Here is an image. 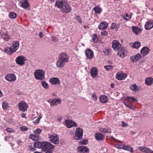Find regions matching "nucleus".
I'll return each mask as SVG.
<instances>
[{"label":"nucleus","instance_id":"1","mask_svg":"<svg viewBox=\"0 0 153 153\" xmlns=\"http://www.w3.org/2000/svg\"><path fill=\"white\" fill-rule=\"evenodd\" d=\"M55 5L58 8H62L61 11L63 13H68L71 11V10L68 1L65 0L62 1H57L56 2Z\"/></svg>","mask_w":153,"mask_h":153},{"label":"nucleus","instance_id":"2","mask_svg":"<svg viewBox=\"0 0 153 153\" xmlns=\"http://www.w3.org/2000/svg\"><path fill=\"white\" fill-rule=\"evenodd\" d=\"M19 43L18 42H14L10 47H7L4 49L5 52L9 55H11L18 49L19 47Z\"/></svg>","mask_w":153,"mask_h":153},{"label":"nucleus","instance_id":"3","mask_svg":"<svg viewBox=\"0 0 153 153\" xmlns=\"http://www.w3.org/2000/svg\"><path fill=\"white\" fill-rule=\"evenodd\" d=\"M115 147L118 149H123L124 150L130 152L131 153L134 152V149L132 148L129 146H126L123 144L121 142H119L116 143Z\"/></svg>","mask_w":153,"mask_h":153},{"label":"nucleus","instance_id":"4","mask_svg":"<svg viewBox=\"0 0 153 153\" xmlns=\"http://www.w3.org/2000/svg\"><path fill=\"white\" fill-rule=\"evenodd\" d=\"M54 148L53 145L49 142H43L42 149L43 151L45 152L54 149Z\"/></svg>","mask_w":153,"mask_h":153},{"label":"nucleus","instance_id":"5","mask_svg":"<svg viewBox=\"0 0 153 153\" xmlns=\"http://www.w3.org/2000/svg\"><path fill=\"white\" fill-rule=\"evenodd\" d=\"M34 74L35 77L37 79L42 80L45 78V72L42 70H36Z\"/></svg>","mask_w":153,"mask_h":153},{"label":"nucleus","instance_id":"6","mask_svg":"<svg viewBox=\"0 0 153 153\" xmlns=\"http://www.w3.org/2000/svg\"><path fill=\"white\" fill-rule=\"evenodd\" d=\"M49 140L51 143H52L54 144H57L59 143V140L58 135L53 134H51L49 137Z\"/></svg>","mask_w":153,"mask_h":153},{"label":"nucleus","instance_id":"7","mask_svg":"<svg viewBox=\"0 0 153 153\" xmlns=\"http://www.w3.org/2000/svg\"><path fill=\"white\" fill-rule=\"evenodd\" d=\"M83 131L82 129L78 128L75 131L74 139L76 140H80L83 136Z\"/></svg>","mask_w":153,"mask_h":153},{"label":"nucleus","instance_id":"8","mask_svg":"<svg viewBox=\"0 0 153 153\" xmlns=\"http://www.w3.org/2000/svg\"><path fill=\"white\" fill-rule=\"evenodd\" d=\"M27 61L25 57L22 55L19 56L16 59V62L17 64L20 66L24 65L25 64V62Z\"/></svg>","mask_w":153,"mask_h":153},{"label":"nucleus","instance_id":"9","mask_svg":"<svg viewBox=\"0 0 153 153\" xmlns=\"http://www.w3.org/2000/svg\"><path fill=\"white\" fill-rule=\"evenodd\" d=\"M18 107L20 111L24 112L27 110L28 105L26 102H22L19 103Z\"/></svg>","mask_w":153,"mask_h":153},{"label":"nucleus","instance_id":"10","mask_svg":"<svg viewBox=\"0 0 153 153\" xmlns=\"http://www.w3.org/2000/svg\"><path fill=\"white\" fill-rule=\"evenodd\" d=\"M112 46L114 50H118L121 48V45L118 41L114 40L112 42Z\"/></svg>","mask_w":153,"mask_h":153},{"label":"nucleus","instance_id":"11","mask_svg":"<svg viewBox=\"0 0 153 153\" xmlns=\"http://www.w3.org/2000/svg\"><path fill=\"white\" fill-rule=\"evenodd\" d=\"M48 102L50 103L51 106H54L60 104L61 102V100L58 98L56 99H50L48 100Z\"/></svg>","mask_w":153,"mask_h":153},{"label":"nucleus","instance_id":"12","mask_svg":"<svg viewBox=\"0 0 153 153\" xmlns=\"http://www.w3.org/2000/svg\"><path fill=\"white\" fill-rule=\"evenodd\" d=\"M59 59L65 63L68 62L69 57L67 54L63 53L59 55Z\"/></svg>","mask_w":153,"mask_h":153},{"label":"nucleus","instance_id":"13","mask_svg":"<svg viewBox=\"0 0 153 153\" xmlns=\"http://www.w3.org/2000/svg\"><path fill=\"white\" fill-rule=\"evenodd\" d=\"M77 150L80 153H88L89 152V149L85 146H78Z\"/></svg>","mask_w":153,"mask_h":153},{"label":"nucleus","instance_id":"14","mask_svg":"<svg viewBox=\"0 0 153 153\" xmlns=\"http://www.w3.org/2000/svg\"><path fill=\"white\" fill-rule=\"evenodd\" d=\"M153 27V20H150L147 22L145 25V28L147 30Z\"/></svg>","mask_w":153,"mask_h":153},{"label":"nucleus","instance_id":"15","mask_svg":"<svg viewBox=\"0 0 153 153\" xmlns=\"http://www.w3.org/2000/svg\"><path fill=\"white\" fill-rule=\"evenodd\" d=\"M5 79L9 81H13L16 80V78L14 74H8L5 77Z\"/></svg>","mask_w":153,"mask_h":153},{"label":"nucleus","instance_id":"16","mask_svg":"<svg viewBox=\"0 0 153 153\" xmlns=\"http://www.w3.org/2000/svg\"><path fill=\"white\" fill-rule=\"evenodd\" d=\"M20 6L24 9H27L29 6L27 0H21L19 3Z\"/></svg>","mask_w":153,"mask_h":153},{"label":"nucleus","instance_id":"17","mask_svg":"<svg viewBox=\"0 0 153 153\" xmlns=\"http://www.w3.org/2000/svg\"><path fill=\"white\" fill-rule=\"evenodd\" d=\"M141 58L142 56L140 54L138 53L131 57L130 59L133 62H136Z\"/></svg>","mask_w":153,"mask_h":153},{"label":"nucleus","instance_id":"18","mask_svg":"<svg viewBox=\"0 0 153 153\" xmlns=\"http://www.w3.org/2000/svg\"><path fill=\"white\" fill-rule=\"evenodd\" d=\"M127 77V75L125 73L123 74L122 73H118L117 74L116 76V79L119 80H123Z\"/></svg>","mask_w":153,"mask_h":153},{"label":"nucleus","instance_id":"19","mask_svg":"<svg viewBox=\"0 0 153 153\" xmlns=\"http://www.w3.org/2000/svg\"><path fill=\"white\" fill-rule=\"evenodd\" d=\"M65 122L66 126L68 128H71L72 126L76 127L77 126L76 124L71 121L66 120Z\"/></svg>","mask_w":153,"mask_h":153},{"label":"nucleus","instance_id":"20","mask_svg":"<svg viewBox=\"0 0 153 153\" xmlns=\"http://www.w3.org/2000/svg\"><path fill=\"white\" fill-rule=\"evenodd\" d=\"M85 55L89 59H91L93 55V52L90 49L86 50L85 52Z\"/></svg>","mask_w":153,"mask_h":153},{"label":"nucleus","instance_id":"21","mask_svg":"<svg viewBox=\"0 0 153 153\" xmlns=\"http://www.w3.org/2000/svg\"><path fill=\"white\" fill-rule=\"evenodd\" d=\"M1 37L5 41H8L11 39V37L7 33L3 32L1 34Z\"/></svg>","mask_w":153,"mask_h":153},{"label":"nucleus","instance_id":"22","mask_svg":"<svg viewBox=\"0 0 153 153\" xmlns=\"http://www.w3.org/2000/svg\"><path fill=\"white\" fill-rule=\"evenodd\" d=\"M90 73L93 77H95L98 74V70L96 68L93 67L91 69Z\"/></svg>","mask_w":153,"mask_h":153},{"label":"nucleus","instance_id":"23","mask_svg":"<svg viewBox=\"0 0 153 153\" xmlns=\"http://www.w3.org/2000/svg\"><path fill=\"white\" fill-rule=\"evenodd\" d=\"M95 137L96 139L98 141H101L104 139L103 134L100 133H96L95 134Z\"/></svg>","mask_w":153,"mask_h":153},{"label":"nucleus","instance_id":"24","mask_svg":"<svg viewBox=\"0 0 153 153\" xmlns=\"http://www.w3.org/2000/svg\"><path fill=\"white\" fill-rule=\"evenodd\" d=\"M131 29L133 32L136 35L139 34L141 32V30L137 26H132Z\"/></svg>","mask_w":153,"mask_h":153},{"label":"nucleus","instance_id":"25","mask_svg":"<svg viewBox=\"0 0 153 153\" xmlns=\"http://www.w3.org/2000/svg\"><path fill=\"white\" fill-rule=\"evenodd\" d=\"M50 82L53 84H59L60 82L58 78H53L50 79Z\"/></svg>","mask_w":153,"mask_h":153},{"label":"nucleus","instance_id":"26","mask_svg":"<svg viewBox=\"0 0 153 153\" xmlns=\"http://www.w3.org/2000/svg\"><path fill=\"white\" fill-rule=\"evenodd\" d=\"M99 100L100 102L105 103L108 101V97L105 95L101 96L99 98Z\"/></svg>","mask_w":153,"mask_h":153},{"label":"nucleus","instance_id":"27","mask_svg":"<svg viewBox=\"0 0 153 153\" xmlns=\"http://www.w3.org/2000/svg\"><path fill=\"white\" fill-rule=\"evenodd\" d=\"M118 50L119 51L117 53V55L121 58L124 57L125 56L124 49L123 48H121Z\"/></svg>","mask_w":153,"mask_h":153},{"label":"nucleus","instance_id":"28","mask_svg":"<svg viewBox=\"0 0 153 153\" xmlns=\"http://www.w3.org/2000/svg\"><path fill=\"white\" fill-rule=\"evenodd\" d=\"M150 50L147 47H144L141 50V53L143 56L146 55L148 54Z\"/></svg>","mask_w":153,"mask_h":153},{"label":"nucleus","instance_id":"29","mask_svg":"<svg viewBox=\"0 0 153 153\" xmlns=\"http://www.w3.org/2000/svg\"><path fill=\"white\" fill-rule=\"evenodd\" d=\"M108 26V24L106 22H103L100 23L98 28L100 30H105L107 28Z\"/></svg>","mask_w":153,"mask_h":153},{"label":"nucleus","instance_id":"30","mask_svg":"<svg viewBox=\"0 0 153 153\" xmlns=\"http://www.w3.org/2000/svg\"><path fill=\"white\" fill-rule=\"evenodd\" d=\"M145 83L148 86L151 85L153 83V78L152 77L147 78L146 79Z\"/></svg>","mask_w":153,"mask_h":153},{"label":"nucleus","instance_id":"31","mask_svg":"<svg viewBox=\"0 0 153 153\" xmlns=\"http://www.w3.org/2000/svg\"><path fill=\"white\" fill-rule=\"evenodd\" d=\"M65 63V62L59 59L56 63V65L58 68H61L64 66Z\"/></svg>","mask_w":153,"mask_h":153},{"label":"nucleus","instance_id":"32","mask_svg":"<svg viewBox=\"0 0 153 153\" xmlns=\"http://www.w3.org/2000/svg\"><path fill=\"white\" fill-rule=\"evenodd\" d=\"M43 142H41L39 141H37L34 143V146L37 148H41L42 146Z\"/></svg>","mask_w":153,"mask_h":153},{"label":"nucleus","instance_id":"33","mask_svg":"<svg viewBox=\"0 0 153 153\" xmlns=\"http://www.w3.org/2000/svg\"><path fill=\"white\" fill-rule=\"evenodd\" d=\"M93 10L97 13H100L102 11V9L96 6L94 8Z\"/></svg>","mask_w":153,"mask_h":153},{"label":"nucleus","instance_id":"34","mask_svg":"<svg viewBox=\"0 0 153 153\" xmlns=\"http://www.w3.org/2000/svg\"><path fill=\"white\" fill-rule=\"evenodd\" d=\"M9 16L10 18L13 19L16 17L17 14L14 12H11L9 13Z\"/></svg>","mask_w":153,"mask_h":153},{"label":"nucleus","instance_id":"35","mask_svg":"<svg viewBox=\"0 0 153 153\" xmlns=\"http://www.w3.org/2000/svg\"><path fill=\"white\" fill-rule=\"evenodd\" d=\"M41 84L42 86L45 89H47L49 88V85L45 81H42Z\"/></svg>","mask_w":153,"mask_h":153},{"label":"nucleus","instance_id":"36","mask_svg":"<svg viewBox=\"0 0 153 153\" xmlns=\"http://www.w3.org/2000/svg\"><path fill=\"white\" fill-rule=\"evenodd\" d=\"M125 105L127 106V107H128V108H130L131 109H135V107L133 105L129 104L127 102H124Z\"/></svg>","mask_w":153,"mask_h":153},{"label":"nucleus","instance_id":"37","mask_svg":"<svg viewBox=\"0 0 153 153\" xmlns=\"http://www.w3.org/2000/svg\"><path fill=\"white\" fill-rule=\"evenodd\" d=\"M3 108L4 110H6L8 108V103L6 101H4L2 104Z\"/></svg>","mask_w":153,"mask_h":153},{"label":"nucleus","instance_id":"38","mask_svg":"<svg viewBox=\"0 0 153 153\" xmlns=\"http://www.w3.org/2000/svg\"><path fill=\"white\" fill-rule=\"evenodd\" d=\"M39 136L35 134H30L29 136V138L33 140H35L36 138H38Z\"/></svg>","mask_w":153,"mask_h":153},{"label":"nucleus","instance_id":"39","mask_svg":"<svg viewBox=\"0 0 153 153\" xmlns=\"http://www.w3.org/2000/svg\"><path fill=\"white\" fill-rule=\"evenodd\" d=\"M140 43L139 42H136L133 44V47L134 48H138L140 46Z\"/></svg>","mask_w":153,"mask_h":153},{"label":"nucleus","instance_id":"40","mask_svg":"<svg viewBox=\"0 0 153 153\" xmlns=\"http://www.w3.org/2000/svg\"><path fill=\"white\" fill-rule=\"evenodd\" d=\"M100 131L103 132L105 133H111V131H108V130L105 128H100Z\"/></svg>","mask_w":153,"mask_h":153},{"label":"nucleus","instance_id":"41","mask_svg":"<svg viewBox=\"0 0 153 153\" xmlns=\"http://www.w3.org/2000/svg\"><path fill=\"white\" fill-rule=\"evenodd\" d=\"M127 99L128 100H131L132 102H135L137 101V100L133 97H127Z\"/></svg>","mask_w":153,"mask_h":153},{"label":"nucleus","instance_id":"42","mask_svg":"<svg viewBox=\"0 0 153 153\" xmlns=\"http://www.w3.org/2000/svg\"><path fill=\"white\" fill-rule=\"evenodd\" d=\"M130 89L133 91H136L138 90V88L136 84L132 85L130 86Z\"/></svg>","mask_w":153,"mask_h":153},{"label":"nucleus","instance_id":"43","mask_svg":"<svg viewBox=\"0 0 153 153\" xmlns=\"http://www.w3.org/2000/svg\"><path fill=\"white\" fill-rule=\"evenodd\" d=\"M111 50L109 48H105L104 51L105 54L106 55H108L111 53Z\"/></svg>","mask_w":153,"mask_h":153},{"label":"nucleus","instance_id":"44","mask_svg":"<svg viewBox=\"0 0 153 153\" xmlns=\"http://www.w3.org/2000/svg\"><path fill=\"white\" fill-rule=\"evenodd\" d=\"M123 18L127 21L129 20L131 18V16L128 14H126L125 15L123 16Z\"/></svg>","mask_w":153,"mask_h":153},{"label":"nucleus","instance_id":"45","mask_svg":"<svg viewBox=\"0 0 153 153\" xmlns=\"http://www.w3.org/2000/svg\"><path fill=\"white\" fill-rule=\"evenodd\" d=\"M42 131V130L39 128H37L34 131V133L36 135H38L39 136V134H40Z\"/></svg>","mask_w":153,"mask_h":153},{"label":"nucleus","instance_id":"46","mask_svg":"<svg viewBox=\"0 0 153 153\" xmlns=\"http://www.w3.org/2000/svg\"><path fill=\"white\" fill-rule=\"evenodd\" d=\"M104 68L107 71H109L113 68V66L112 65H105L104 66Z\"/></svg>","mask_w":153,"mask_h":153},{"label":"nucleus","instance_id":"47","mask_svg":"<svg viewBox=\"0 0 153 153\" xmlns=\"http://www.w3.org/2000/svg\"><path fill=\"white\" fill-rule=\"evenodd\" d=\"M79 143L82 145H85L88 143V140H81Z\"/></svg>","mask_w":153,"mask_h":153},{"label":"nucleus","instance_id":"48","mask_svg":"<svg viewBox=\"0 0 153 153\" xmlns=\"http://www.w3.org/2000/svg\"><path fill=\"white\" fill-rule=\"evenodd\" d=\"M92 40L94 43H96L97 42V35L96 34H93Z\"/></svg>","mask_w":153,"mask_h":153},{"label":"nucleus","instance_id":"49","mask_svg":"<svg viewBox=\"0 0 153 153\" xmlns=\"http://www.w3.org/2000/svg\"><path fill=\"white\" fill-rule=\"evenodd\" d=\"M111 29H114V28H117V25L115 23H112L111 24Z\"/></svg>","mask_w":153,"mask_h":153},{"label":"nucleus","instance_id":"50","mask_svg":"<svg viewBox=\"0 0 153 153\" xmlns=\"http://www.w3.org/2000/svg\"><path fill=\"white\" fill-rule=\"evenodd\" d=\"M42 116L41 115V114H40L39 117L35 120L34 122L35 123H38L40 119L42 117Z\"/></svg>","mask_w":153,"mask_h":153},{"label":"nucleus","instance_id":"51","mask_svg":"<svg viewBox=\"0 0 153 153\" xmlns=\"http://www.w3.org/2000/svg\"><path fill=\"white\" fill-rule=\"evenodd\" d=\"M20 128L22 131H26L28 130L27 128L25 126H22Z\"/></svg>","mask_w":153,"mask_h":153},{"label":"nucleus","instance_id":"52","mask_svg":"<svg viewBox=\"0 0 153 153\" xmlns=\"http://www.w3.org/2000/svg\"><path fill=\"white\" fill-rule=\"evenodd\" d=\"M51 38L52 39V41L53 42H56L58 41V39L55 36H52Z\"/></svg>","mask_w":153,"mask_h":153},{"label":"nucleus","instance_id":"53","mask_svg":"<svg viewBox=\"0 0 153 153\" xmlns=\"http://www.w3.org/2000/svg\"><path fill=\"white\" fill-rule=\"evenodd\" d=\"M144 152H145L147 153H149L150 152L151 149L145 147Z\"/></svg>","mask_w":153,"mask_h":153},{"label":"nucleus","instance_id":"54","mask_svg":"<svg viewBox=\"0 0 153 153\" xmlns=\"http://www.w3.org/2000/svg\"><path fill=\"white\" fill-rule=\"evenodd\" d=\"M76 19L81 24L82 23L81 19L80 17L79 16H77L76 17Z\"/></svg>","mask_w":153,"mask_h":153},{"label":"nucleus","instance_id":"55","mask_svg":"<svg viewBox=\"0 0 153 153\" xmlns=\"http://www.w3.org/2000/svg\"><path fill=\"white\" fill-rule=\"evenodd\" d=\"M144 147H142V146H140L138 147V149L139 150H140L142 152H144Z\"/></svg>","mask_w":153,"mask_h":153},{"label":"nucleus","instance_id":"56","mask_svg":"<svg viewBox=\"0 0 153 153\" xmlns=\"http://www.w3.org/2000/svg\"><path fill=\"white\" fill-rule=\"evenodd\" d=\"M101 33L104 36H106L108 34V33L106 31H102L101 32Z\"/></svg>","mask_w":153,"mask_h":153},{"label":"nucleus","instance_id":"57","mask_svg":"<svg viewBox=\"0 0 153 153\" xmlns=\"http://www.w3.org/2000/svg\"><path fill=\"white\" fill-rule=\"evenodd\" d=\"M44 35V34L42 32H40L39 34V36L40 38H42L43 37Z\"/></svg>","mask_w":153,"mask_h":153},{"label":"nucleus","instance_id":"58","mask_svg":"<svg viewBox=\"0 0 153 153\" xmlns=\"http://www.w3.org/2000/svg\"><path fill=\"white\" fill-rule=\"evenodd\" d=\"M6 131L7 132H12L13 131V130L10 128H8L6 129Z\"/></svg>","mask_w":153,"mask_h":153},{"label":"nucleus","instance_id":"59","mask_svg":"<svg viewBox=\"0 0 153 153\" xmlns=\"http://www.w3.org/2000/svg\"><path fill=\"white\" fill-rule=\"evenodd\" d=\"M122 126L123 127H126L127 126V124L125 123L124 122L122 121L121 122Z\"/></svg>","mask_w":153,"mask_h":153},{"label":"nucleus","instance_id":"60","mask_svg":"<svg viewBox=\"0 0 153 153\" xmlns=\"http://www.w3.org/2000/svg\"><path fill=\"white\" fill-rule=\"evenodd\" d=\"M92 97L93 98H94V100H97V96H96L95 94H93V95L92 96Z\"/></svg>","mask_w":153,"mask_h":153},{"label":"nucleus","instance_id":"61","mask_svg":"<svg viewBox=\"0 0 153 153\" xmlns=\"http://www.w3.org/2000/svg\"><path fill=\"white\" fill-rule=\"evenodd\" d=\"M54 149H52L51 150L47 151L45 153H53V151Z\"/></svg>","mask_w":153,"mask_h":153},{"label":"nucleus","instance_id":"62","mask_svg":"<svg viewBox=\"0 0 153 153\" xmlns=\"http://www.w3.org/2000/svg\"><path fill=\"white\" fill-rule=\"evenodd\" d=\"M21 116L23 118H24L25 116V114L24 113H23L22 114Z\"/></svg>","mask_w":153,"mask_h":153},{"label":"nucleus","instance_id":"63","mask_svg":"<svg viewBox=\"0 0 153 153\" xmlns=\"http://www.w3.org/2000/svg\"><path fill=\"white\" fill-rule=\"evenodd\" d=\"M30 149L32 151H34L35 150V148H31Z\"/></svg>","mask_w":153,"mask_h":153},{"label":"nucleus","instance_id":"64","mask_svg":"<svg viewBox=\"0 0 153 153\" xmlns=\"http://www.w3.org/2000/svg\"><path fill=\"white\" fill-rule=\"evenodd\" d=\"M131 133L133 134H134L136 133L135 132L133 131H131Z\"/></svg>","mask_w":153,"mask_h":153}]
</instances>
